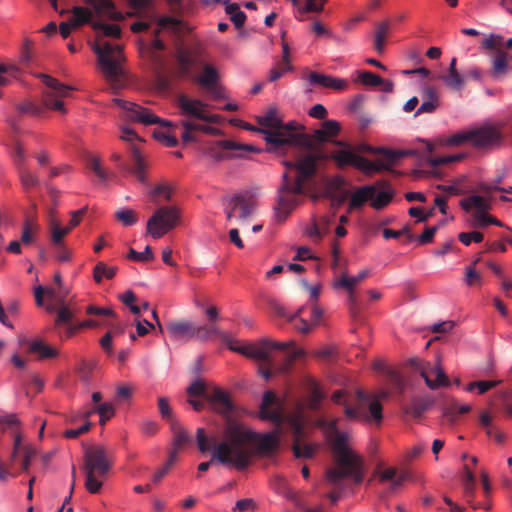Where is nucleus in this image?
<instances>
[{"label": "nucleus", "mask_w": 512, "mask_h": 512, "mask_svg": "<svg viewBox=\"0 0 512 512\" xmlns=\"http://www.w3.org/2000/svg\"><path fill=\"white\" fill-rule=\"evenodd\" d=\"M338 419L320 421L334 454L336 466L329 469L326 479L334 486H339L344 478H352L356 484L363 480L362 458L349 445V434L337 429Z\"/></svg>", "instance_id": "nucleus-1"}, {"label": "nucleus", "mask_w": 512, "mask_h": 512, "mask_svg": "<svg viewBox=\"0 0 512 512\" xmlns=\"http://www.w3.org/2000/svg\"><path fill=\"white\" fill-rule=\"evenodd\" d=\"M319 156L308 153L296 162H285L287 170L283 173V184L278 190L274 214L277 221H284L295 209L304 194V182L315 173Z\"/></svg>", "instance_id": "nucleus-2"}, {"label": "nucleus", "mask_w": 512, "mask_h": 512, "mask_svg": "<svg viewBox=\"0 0 512 512\" xmlns=\"http://www.w3.org/2000/svg\"><path fill=\"white\" fill-rule=\"evenodd\" d=\"M252 433L238 424H230L224 431L223 440L214 445L210 461L198 465V470L205 472L212 462L217 461L237 470L246 468L251 461L250 442Z\"/></svg>", "instance_id": "nucleus-3"}, {"label": "nucleus", "mask_w": 512, "mask_h": 512, "mask_svg": "<svg viewBox=\"0 0 512 512\" xmlns=\"http://www.w3.org/2000/svg\"><path fill=\"white\" fill-rule=\"evenodd\" d=\"M291 413L292 411H286L284 400L278 398L271 391L264 393L260 406V418L274 423L277 428L261 435H256L253 431L250 430L252 433V440L250 442L251 455L253 454V443L257 444V447L261 453H271L276 450L280 440V426L283 423H287L286 417ZM240 426L242 427V425ZM243 428L246 429L245 426H243ZM247 430L249 431L248 428Z\"/></svg>", "instance_id": "nucleus-4"}, {"label": "nucleus", "mask_w": 512, "mask_h": 512, "mask_svg": "<svg viewBox=\"0 0 512 512\" xmlns=\"http://www.w3.org/2000/svg\"><path fill=\"white\" fill-rule=\"evenodd\" d=\"M93 51L97 54L101 71L111 87L120 88L124 78V71L120 65L122 47L107 41H99L93 46Z\"/></svg>", "instance_id": "nucleus-5"}, {"label": "nucleus", "mask_w": 512, "mask_h": 512, "mask_svg": "<svg viewBox=\"0 0 512 512\" xmlns=\"http://www.w3.org/2000/svg\"><path fill=\"white\" fill-rule=\"evenodd\" d=\"M286 421L294 435L293 451L295 456L311 458L316 452L317 446L304 441L306 418L303 405L297 403L292 413L286 417Z\"/></svg>", "instance_id": "nucleus-6"}, {"label": "nucleus", "mask_w": 512, "mask_h": 512, "mask_svg": "<svg viewBox=\"0 0 512 512\" xmlns=\"http://www.w3.org/2000/svg\"><path fill=\"white\" fill-rule=\"evenodd\" d=\"M345 416L350 420L360 422L374 421L379 424L383 418L382 405L378 399H370L363 391H357L354 406L346 405Z\"/></svg>", "instance_id": "nucleus-7"}, {"label": "nucleus", "mask_w": 512, "mask_h": 512, "mask_svg": "<svg viewBox=\"0 0 512 512\" xmlns=\"http://www.w3.org/2000/svg\"><path fill=\"white\" fill-rule=\"evenodd\" d=\"M162 420L168 425L173 434V448L169 452V460L165 467H162V474L168 470L177 458L178 450L185 444L190 442L187 431L182 427L178 418L174 414L167 400L162 398Z\"/></svg>", "instance_id": "nucleus-8"}, {"label": "nucleus", "mask_w": 512, "mask_h": 512, "mask_svg": "<svg viewBox=\"0 0 512 512\" xmlns=\"http://www.w3.org/2000/svg\"><path fill=\"white\" fill-rule=\"evenodd\" d=\"M301 125L296 121L281 122L277 129L267 133L264 140L275 147L284 145L305 146L308 145V137L300 132Z\"/></svg>", "instance_id": "nucleus-9"}, {"label": "nucleus", "mask_w": 512, "mask_h": 512, "mask_svg": "<svg viewBox=\"0 0 512 512\" xmlns=\"http://www.w3.org/2000/svg\"><path fill=\"white\" fill-rule=\"evenodd\" d=\"M257 206V193L245 191L230 198L225 205L226 218L229 221L244 223Z\"/></svg>", "instance_id": "nucleus-10"}, {"label": "nucleus", "mask_w": 512, "mask_h": 512, "mask_svg": "<svg viewBox=\"0 0 512 512\" xmlns=\"http://www.w3.org/2000/svg\"><path fill=\"white\" fill-rule=\"evenodd\" d=\"M172 183L162 182V201H169L174 194ZM183 222V211L179 204L162 202V235L178 228Z\"/></svg>", "instance_id": "nucleus-11"}, {"label": "nucleus", "mask_w": 512, "mask_h": 512, "mask_svg": "<svg viewBox=\"0 0 512 512\" xmlns=\"http://www.w3.org/2000/svg\"><path fill=\"white\" fill-rule=\"evenodd\" d=\"M409 363L421 375L431 390L449 385V379L439 361L436 364H431L418 358H412L409 360Z\"/></svg>", "instance_id": "nucleus-12"}, {"label": "nucleus", "mask_w": 512, "mask_h": 512, "mask_svg": "<svg viewBox=\"0 0 512 512\" xmlns=\"http://www.w3.org/2000/svg\"><path fill=\"white\" fill-rule=\"evenodd\" d=\"M40 78L50 89V91L43 95L44 105L49 109L65 113L64 102L61 98L66 97L72 90V87L62 84L57 79L46 74H41Z\"/></svg>", "instance_id": "nucleus-13"}, {"label": "nucleus", "mask_w": 512, "mask_h": 512, "mask_svg": "<svg viewBox=\"0 0 512 512\" xmlns=\"http://www.w3.org/2000/svg\"><path fill=\"white\" fill-rule=\"evenodd\" d=\"M120 138L123 141L129 142L131 144V155L133 161V168L130 171L138 178V180L142 183H145V171H146V162L141 155L139 146L136 142L140 141V137L137 133L126 126L121 128ZM123 169L129 170L128 167L122 165Z\"/></svg>", "instance_id": "nucleus-14"}, {"label": "nucleus", "mask_w": 512, "mask_h": 512, "mask_svg": "<svg viewBox=\"0 0 512 512\" xmlns=\"http://www.w3.org/2000/svg\"><path fill=\"white\" fill-rule=\"evenodd\" d=\"M113 102L123 109L124 117L129 121L141 123L146 126L160 122V118L150 108L119 98L113 99Z\"/></svg>", "instance_id": "nucleus-15"}, {"label": "nucleus", "mask_w": 512, "mask_h": 512, "mask_svg": "<svg viewBox=\"0 0 512 512\" xmlns=\"http://www.w3.org/2000/svg\"><path fill=\"white\" fill-rule=\"evenodd\" d=\"M84 460V471L95 473L98 477L106 475L111 467L108 453L101 446L87 448Z\"/></svg>", "instance_id": "nucleus-16"}, {"label": "nucleus", "mask_w": 512, "mask_h": 512, "mask_svg": "<svg viewBox=\"0 0 512 512\" xmlns=\"http://www.w3.org/2000/svg\"><path fill=\"white\" fill-rule=\"evenodd\" d=\"M502 134L499 127L491 124H484L480 127L470 129V142L478 148H488L499 145Z\"/></svg>", "instance_id": "nucleus-17"}, {"label": "nucleus", "mask_w": 512, "mask_h": 512, "mask_svg": "<svg viewBox=\"0 0 512 512\" xmlns=\"http://www.w3.org/2000/svg\"><path fill=\"white\" fill-rule=\"evenodd\" d=\"M302 310L303 307L299 308L295 313H286L283 308H280L278 314L285 317L289 322H293V326L298 332L306 334L309 333L313 327L320 324L324 311L319 306L313 305L311 309V319L310 322H308L299 317Z\"/></svg>", "instance_id": "nucleus-18"}, {"label": "nucleus", "mask_w": 512, "mask_h": 512, "mask_svg": "<svg viewBox=\"0 0 512 512\" xmlns=\"http://www.w3.org/2000/svg\"><path fill=\"white\" fill-rule=\"evenodd\" d=\"M238 151V155H242L243 152H259L253 145L239 144L232 140H222L211 143L206 149L205 153L212 159L220 161L227 157V151Z\"/></svg>", "instance_id": "nucleus-19"}, {"label": "nucleus", "mask_w": 512, "mask_h": 512, "mask_svg": "<svg viewBox=\"0 0 512 512\" xmlns=\"http://www.w3.org/2000/svg\"><path fill=\"white\" fill-rule=\"evenodd\" d=\"M178 105L184 113L198 119L210 123H216L219 121V116L209 113L208 104L201 100L191 99L185 95H180L178 98Z\"/></svg>", "instance_id": "nucleus-20"}, {"label": "nucleus", "mask_w": 512, "mask_h": 512, "mask_svg": "<svg viewBox=\"0 0 512 512\" xmlns=\"http://www.w3.org/2000/svg\"><path fill=\"white\" fill-rule=\"evenodd\" d=\"M155 38L151 44L141 43L139 52L146 65L150 67L155 73H158L160 68V19L156 20L154 28Z\"/></svg>", "instance_id": "nucleus-21"}, {"label": "nucleus", "mask_w": 512, "mask_h": 512, "mask_svg": "<svg viewBox=\"0 0 512 512\" xmlns=\"http://www.w3.org/2000/svg\"><path fill=\"white\" fill-rule=\"evenodd\" d=\"M334 214L313 216L310 223L304 228V234L314 242H319L329 233Z\"/></svg>", "instance_id": "nucleus-22"}, {"label": "nucleus", "mask_w": 512, "mask_h": 512, "mask_svg": "<svg viewBox=\"0 0 512 512\" xmlns=\"http://www.w3.org/2000/svg\"><path fill=\"white\" fill-rule=\"evenodd\" d=\"M334 143L338 146H344V148L336 150V151L332 152L330 155V158L333 159L339 167L351 165V166L361 170V167L364 164H367L364 161V157L357 154L356 151H354V149L347 147L344 144V142L335 141Z\"/></svg>", "instance_id": "nucleus-23"}, {"label": "nucleus", "mask_w": 512, "mask_h": 512, "mask_svg": "<svg viewBox=\"0 0 512 512\" xmlns=\"http://www.w3.org/2000/svg\"><path fill=\"white\" fill-rule=\"evenodd\" d=\"M178 63V73L181 77H190L193 73V67L198 63V50L179 48L176 54Z\"/></svg>", "instance_id": "nucleus-24"}, {"label": "nucleus", "mask_w": 512, "mask_h": 512, "mask_svg": "<svg viewBox=\"0 0 512 512\" xmlns=\"http://www.w3.org/2000/svg\"><path fill=\"white\" fill-rule=\"evenodd\" d=\"M256 121L259 125V133L265 137L267 133L272 132V130L277 129L278 125H281L283 118L278 109L273 106L269 107L262 114L257 115Z\"/></svg>", "instance_id": "nucleus-25"}, {"label": "nucleus", "mask_w": 512, "mask_h": 512, "mask_svg": "<svg viewBox=\"0 0 512 512\" xmlns=\"http://www.w3.org/2000/svg\"><path fill=\"white\" fill-rule=\"evenodd\" d=\"M308 81L312 85H319L324 88L333 89L335 91H345L349 88V82L344 78H337L331 75L312 72L308 76Z\"/></svg>", "instance_id": "nucleus-26"}, {"label": "nucleus", "mask_w": 512, "mask_h": 512, "mask_svg": "<svg viewBox=\"0 0 512 512\" xmlns=\"http://www.w3.org/2000/svg\"><path fill=\"white\" fill-rule=\"evenodd\" d=\"M378 153H382L385 156V159H380L373 162L364 158V161L368 164H364L361 167V171L363 173L372 174L381 170H388L393 165L394 160L399 156V153L384 148H378Z\"/></svg>", "instance_id": "nucleus-27"}, {"label": "nucleus", "mask_w": 512, "mask_h": 512, "mask_svg": "<svg viewBox=\"0 0 512 512\" xmlns=\"http://www.w3.org/2000/svg\"><path fill=\"white\" fill-rule=\"evenodd\" d=\"M340 131V123L336 120H326L322 123L321 128L316 129L311 139H308L307 146H311L314 142L324 143L332 141Z\"/></svg>", "instance_id": "nucleus-28"}, {"label": "nucleus", "mask_w": 512, "mask_h": 512, "mask_svg": "<svg viewBox=\"0 0 512 512\" xmlns=\"http://www.w3.org/2000/svg\"><path fill=\"white\" fill-rule=\"evenodd\" d=\"M197 82L207 89L215 98H220L221 88L218 85V72L212 65H205L203 67V73L197 77Z\"/></svg>", "instance_id": "nucleus-29"}, {"label": "nucleus", "mask_w": 512, "mask_h": 512, "mask_svg": "<svg viewBox=\"0 0 512 512\" xmlns=\"http://www.w3.org/2000/svg\"><path fill=\"white\" fill-rule=\"evenodd\" d=\"M370 274L369 269L361 270L355 276H349L347 273H343L335 282L334 288H342L349 294L350 300L354 301L355 286L367 278Z\"/></svg>", "instance_id": "nucleus-30"}, {"label": "nucleus", "mask_w": 512, "mask_h": 512, "mask_svg": "<svg viewBox=\"0 0 512 512\" xmlns=\"http://www.w3.org/2000/svg\"><path fill=\"white\" fill-rule=\"evenodd\" d=\"M244 356L254 359L261 363L270 364V360L272 359L268 339H261L254 343H247V348L244 351Z\"/></svg>", "instance_id": "nucleus-31"}, {"label": "nucleus", "mask_w": 512, "mask_h": 512, "mask_svg": "<svg viewBox=\"0 0 512 512\" xmlns=\"http://www.w3.org/2000/svg\"><path fill=\"white\" fill-rule=\"evenodd\" d=\"M85 3L93 8L96 15L107 17L111 20H122L123 16L118 12L111 0H85Z\"/></svg>", "instance_id": "nucleus-32"}, {"label": "nucleus", "mask_w": 512, "mask_h": 512, "mask_svg": "<svg viewBox=\"0 0 512 512\" xmlns=\"http://www.w3.org/2000/svg\"><path fill=\"white\" fill-rule=\"evenodd\" d=\"M197 132H203L206 134L217 135L219 130L217 128L208 126L206 124H198L194 121H187L183 124L182 138L185 142L198 141L196 135Z\"/></svg>", "instance_id": "nucleus-33"}, {"label": "nucleus", "mask_w": 512, "mask_h": 512, "mask_svg": "<svg viewBox=\"0 0 512 512\" xmlns=\"http://www.w3.org/2000/svg\"><path fill=\"white\" fill-rule=\"evenodd\" d=\"M168 335L173 341H188L193 338L194 325L189 322H175L167 326Z\"/></svg>", "instance_id": "nucleus-34"}, {"label": "nucleus", "mask_w": 512, "mask_h": 512, "mask_svg": "<svg viewBox=\"0 0 512 512\" xmlns=\"http://www.w3.org/2000/svg\"><path fill=\"white\" fill-rule=\"evenodd\" d=\"M512 61V56L503 50H497L492 59L491 75L494 79H500L509 71V64Z\"/></svg>", "instance_id": "nucleus-35"}, {"label": "nucleus", "mask_w": 512, "mask_h": 512, "mask_svg": "<svg viewBox=\"0 0 512 512\" xmlns=\"http://www.w3.org/2000/svg\"><path fill=\"white\" fill-rule=\"evenodd\" d=\"M461 208L466 212H482L491 209V199L481 195H471L460 201Z\"/></svg>", "instance_id": "nucleus-36"}, {"label": "nucleus", "mask_w": 512, "mask_h": 512, "mask_svg": "<svg viewBox=\"0 0 512 512\" xmlns=\"http://www.w3.org/2000/svg\"><path fill=\"white\" fill-rule=\"evenodd\" d=\"M162 30H167L174 33L177 36H182L189 33L192 27L188 23L183 21L178 16H163L162 15Z\"/></svg>", "instance_id": "nucleus-37"}, {"label": "nucleus", "mask_w": 512, "mask_h": 512, "mask_svg": "<svg viewBox=\"0 0 512 512\" xmlns=\"http://www.w3.org/2000/svg\"><path fill=\"white\" fill-rule=\"evenodd\" d=\"M207 400L221 414H228L232 410V404L228 395L218 388H214L210 395H207Z\"/></svg>", "instance_id": "nucleus-38"}, {"label": "nucleus", "mask_w": 512, "mask_h": 512, "mask_svg": "<svg viewBox=\"0 0 512 512\" xmlns=\"http://www.w3.org/2000/svg\"><path fill=\"white\" fill-rule=\"evenodd\" d=\"M440 105V100L437 92L432 87H426L423 90V102L417 109L415 115L422 113H433Z\"/></svg>", "instance_id": "nucleus-39"}, {"label": "nucleus", "mask_w": 512, "mask_h": 512, "mask_svg": "<svg viewBox=\"0 0 512 512\" xmlns=\"http://www.w3.org/2000/svg\"><path fill=\"white\" fill-rule=\"evenodd\" d=\"M394 195V191L391 187L386 186L381 190L377 189V186L374 185L373 196L370 198V205L376 209L380 210L387 206L392 200Z\"/></svg>", "instance_id": "nucleus-40"}, {"label": "nucleus", "mask_w": 512, "mask_h": 512, "mask_svg": "<svg viewBox=\"0 0 512 512\" xmlns=\"http://www.w3.org/2000/svg\"><path fill=\"white\" fill-rule=\"evenodd\" d=\"M374 185H366L358 188L351 194L349 202V211L352 209L360 208L364 203L370 201L373 196Z\"/></svg>", "instance_id": "nucleus-41"}, {"label": "nucleus", "mask_w": 512, "mask_h": 512, "mask_svg": "<svg viewBox=\"0 0 512 512\" xmlns=\"http://www.w3.org/2000/svg\"><path fill=\"white\" fill-rule=\"evenodd\" d=\"M465 142H470V129L459 131L446 138H437L436 144L439 147H455L460 146Z\"/></svg>", "instance_id": "nucleus-42"}, {"label": "nucleus", "mask_w": 512, "mask_h": 512, "mask_svg": "<svg viewBox=\"0 0 512 512\" xmlns=\"http://www.w3.org/2000/svg\"><path fill=\"white\" fill-rule=\"evenodd\" d=\"M29 352L38 355L39 359L57 356V350L40 340L33 341L29 346Z\"/></svg>", "instance_id": "nucleus-43"}, {"label": "nucleus", "mask_w": 512, "mask_h": 512, "mask_svg": "<svg viewBox=\"0 0 512 512\" xmlns=\"http://www.w3.org/2000/svg\"><path fill=\"white\" fill-rule=\"evenodd\" d=\"M73 18L70 20L74 27H79L83 24H90L92 21V11L88 8L76 6L72 10Z\"/></svg>", "instance_id": "nucleus-44"}, {"label": "nucleus", "mask_w": 512, "mask_h": 512, "mask_svg": "<svg viewBox=\"0 0 512 512\" xmlns=\"http://www.w3.org/2000/svg\"><path fill=\"white\" fill-rule=\"evenodd\" d=\"M443 83L452 90H461L465 83V76L457 70L448 71L447 74L440 76Z\"/></svg>", "instance_id": "nucleus-45"}, {"label": "nucleus", "mask_w": 512, "mask_h": 512, "mask_svg": "<svg viewBox=\"0 0 512 512\" xmlns=\"http://www.w3.org/2000/svg\"><path fill=\"white\" fill-rule=\"evenodd\" d=\"M117 267L107 266L104 262H98L93 269V278L96 283H100L103 278L112 279L116 275Z\"/></svg>", "instance_id": "nucleus-46"}, {"label": "nucleus", "mask_w": 512, "mask_h": 512, "mask_svg": "<svg viewBox=\"0 0 512 512\" xmlns=\"http://www.w3.org/2000/svg\"><path fill=\"white\" fill-rule=\"evenodd\" d=\"M91 27L96 32H101L102 36L119 38L121 36V29L116 24H105L101 21H94Z\"/></svg>", "instance_id": "nucleus-47"}, {"label": "nucleus", "mask_w": 512, "mask_h": 512, "mask_svg": "<svg viewBox=\"0 0 512 512\" xmlns=\"http://www.w3.org/2000/svg\"><path fill=\"white\" fill-rule=\"evenodd\" d=\"M58 302L60 304V308L57 311V317L55 319V325L56 326L65 325L66 329L69 326H74L72 324L73 313H72V311L67 306L64 305V299L61 298V299L58 300Z\"/></svg>", "instance_id": "nucleus-48"}, {"label": "nucleus", "mask_w": 512, "mask_h": 512, "mask_svg": "<svg viewBox=\"0 0 512 512\" xmlns=\"http://www.w3.org/2000/svg\"><path fill=\"white\" fill-rule=\"evenodd\" d=\"M98 412L100 416V424L104 425L107 420H109L115 413V409L111 403L105 402L100 405L95 410L87 411L84 414V417L88 419L90 415L94 412Z\"/></svg>", "instance_id": "nucleus-49"}, {"label": "nucleus", "mask_w": 512, "mask_h": 512, "mask_svg": "<svg viewBox=\"0 0 512 512\" xmlns=\"http://www.w3.org/2000/svg\"><path fill=\"white\" fill-rule=\"evenodd\" d=\"M18 174L21 184L25 190H29L30 188L40 184L38 177L26 167H20Z\"/></svg>", "instance_id": "nucleus-50"}, {"label": "nucleus", "mask_w": 512, "mask_h": 512, "mask_svg": "<svg viewBox=\"0 0 512 512\" xmlns=\"http://www.w3.org/2000/svg\"><path fill=\"white\" fill-rule=\"evenodd\" d=\"M303 354L304 351L301 348L293 347V349L287 353L283 363L279 366H276L275 371L279 373L288 372L294 360Z\"/></svg>", "instance_id": "nucleus-51"}, {"label": "nucleus", "mask_w": 512, "mask_h": 512, "mask_svg": "<svg viewBox=\"0 0 512 512\" xmlns=\"http://www.w3.org/2000/svg\"><path fill=\"white\" fill-rule=\"evenodd\" d=\"M146 233L154 239L160 238V208H157L148 220Z\"/></svg>", "instance_id": "nucleus-52"}, {"label": "nucleus", "mask_w": 512, "mask_h": 512, "mask_svg": "<svg viewBox=\"0 0 512 512\" xmlns=\"http://www.w3.org/2000/svg\"><path fill=\"white\" fill-rule=\"evenodd\" d=\"M325 394L320 389L319 385L316 382H311L310 387V397H309V407L311 409H317L324 399Z\"/></svg>", "instance_id": "nucleus-53"}, {"label": "nucleus", "mask_w": 512, "mask_h": 512, "mask_svg": "<svg viewBox=\"0 0 512 512\" xmlns=\"http://www.w3.org/2000/svg\"><path fill=\"white\" fill-rule=\"evenodd\" d=\"M116 219L125 226H132L137 223L138 217L136 212L131 209H122L115 213Z\"/></svg>", "instance_id": "nucleus-54"}, {"label": "nucleus", "mask_w": 512, "mask_h": 512, "mask_svg": "<svg viewBox=\"0 0 512 512\" xmlns=\"http://www.w3.org/2000/svg\"><path fill=\"white\" fill-rule=\"evenodd\" d=\"M127 257L128 259L136 262H146L152 260L154 258V254L151 247L147 245L143 252H137L133 248H130Z\"/></svg>", "instance_id": "nucleus-55"}, {"label": "nucleus", "mask_w": 512, "mask_h": 512, "mask_svg": "<svg viewBox=\"0 0 512 512\" xmlns=\"http://www.w3.org/2000/svg\"><path fill=\"white\" fill-rule=\"evenodd\" d=\"M327 0H305L301 11L306 13H320L323 11Z\"/></svg>", "instance_id": "nucleus-56"}, {"label": "nucleus", "mask_w": 512, "mask_h": 512, "mask_svg": "<svg viewBox=\"0 0 512 512\" xmlns=\"http://www.w3.org/2000/svg\"><path fill=\"white\" fill-rule=\"evenodd\" d=\"M358 80L364 84L369 86H379L383 84V80L380 76L370 72L363 71L358 74Z\"/></svg>", "instance_id": "nucleus-57"}, {"label": "nucleus", "mask_w": 512, "mask_h": 512, "mask_svg": "<svg viewBox=\"0 0 512 512\" xmlns=\"http://www.w3.org/2000/svg\"><path fill=\"white\" fill-rule=\"evenodd\" d=\"M187 393L190 397L204 396L207 399V395H210L211 392L207 391L202 380H196L187 388Z\"/></svg>", "instance_id": "nucleus-58"}, {"label": "nucleus", "mask_w": 512, "mask_h": 512, "mask_svg": "<svg viewBox=\"0 0 512 512\" xmlns=\"http://www.w3.org/2000/svg\"><path fill=\"white\" fill-rule=\"evenodd\" d=\"M38 230V225L31 221L30 219H27L23 226V231L21 235V243L23 244H29L33 241V231Z\"/></svg>", "instance_id": "nucleus-59"}, {"label": "nucleus", "mask_w": 512, "mask_h": 512, "mask_svg": "<svg viewBox=\"0 0 512 512\" xmlns=\"http://www.w3.org/2000/svg\"><path fill=\"white\" fill-rule=\"evenodd\" d=\"M503 37L499 34H490L482 42V47L489 50H500L502 46Z\"/></svg>", "instance_id": "nucleus-60"}, {"label": "nucleus", "mask_w": 512, "mask_h": 512, "mask_svg": "<svg viewBox=\"0 0 512 512\" xmlns=\"http://www.w3.org/2000/svg\"><path fill=\"white\" fill-rule=\"evenodd\" d=\"M85 487L90 493H97L102 487V482L99 481L96 477L98 476L95 473L85 472Z\"/></svg>", "instance_id": "nucleus-61"}, {"label": "nucleus", "mask_w": 512, "mask_h": 512, "mask_svg": "<svg viewBox=\"0 0 512 512\" xmlns=\"http://www.w3.org/2000/svg\"><path fill=\"white\" fill-rule=\"evenodd\" d=\"M216 332L217 330L214 327H210L207 325H194L193 338L207 340Z\"/></svg>", "instance_id": "nucleus-62"}, {"label": "nucleus", "mask_w": 512, "mask_h": 512, "mask_svg": "<svg viewBox=\"0 0 512 512\" xmlns=\"http://www.w3.org/2000/svg\"><path fill=\"white\" fill-rule=\"evenodd\" d=\"M22 449L23 452L20 453L22 455L21 469L24 472H28L31 460L36 455V450L32 446H24Z\"/></svg>", "instance_id": "nucleus-63"}, {"label": "nucleus", "mask_w": 512, "mask_h": 512, "mask_svg": "<svg viewBox=\"0 0 512 512\" xmlns=\"http://www.w3.org/2000/svg\"><path fill=\"white\" fill-rule=\"evenodd\" d=\"M89 168L98 176L101 181H106L108 179L107 172L102 168L100 159L97 157H91L88 160Z\"/></svg>", "instance_id": "nucleus-64"}]
</instances>
